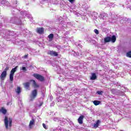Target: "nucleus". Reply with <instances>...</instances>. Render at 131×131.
<instances>
[{
	"label": "nucleus",
	"instance_id": "obj_8",
	"mask_svg": "<svg viewBox=\"0 0 131 131\" xmlns=\"http://www.w3.org/2000/svg\"><path fill=\"white\" fill-rule=\"evenodd\" d=\"M33 76H34V77L36 78V79L40 80V81H43V80H45V78L43 77V76H42L39 74H34L33 75Z\"/></svg>",
	"mask_w": 131,
	"mask_h": 131
},
{
	"label": "nucleus",
	"instance_id": "obj_21",
	"mask_svg": "<svg viewBox=\"0 0 131 131\" xmlns=\"http://www.w3.org/2000/svg\"><path fill=\"white\" fill-rule=\"evenodd\" d=\"M31 81L32 82L34 88H38V86H39L38 85L36 84V82H35V80H31Z\"/></svg>",
	"mask_w": 131,
	"mask_h": 131
},
{
	"label": "nucleus",
	"instance_id": "obj_6",
	"mask_svg": "<svg viewBox=\"0 0 131 131\" xmlns=\"http://www.w3.org/2000/svg\"><path fill=\"white\" fill-rule=\"evenodd\" d=\"M37 96V90H33L30 96V101H33V100H34V99L36 98Z\"/></svg>",
	"mask_w": 131,
	"mask_h": 131
},
{
	"label": "nucleus",
	"instance_id": "obj_19",
	"mask_svg": "<svg viewBox=\"0 0 131 131\" xmlns=\"http://www.w3.org/2000/svg\"><path fill=\"white\" fill-rule=\"evenodd\" d=\"M15 92L17 95H19L21 93V88H20V86H17V89L15 90Z\"/></svg>",
	"mask_w": 131,
	"mask_h": 131
},
{
	"label": "nucleus",
	"instance_id": "obj_16",
	"mask_svg": "<svg viewBox=\"0 0 131 131\" xmlns=\"http://www.w3.org/2000/svg\"><path fill=\"white\" fill-rule=\"evenodd\" d=\"M100 123H101V121L99 120L96 121V122L93 124L94 128H97V127L100 125Z\"/></svg>",
	"mask_w": 131,
	"mask_h": 131
},
{
	"label": "nucleus",
	"instance_id": "obj_35",
	"mask_svg": "<svg viewBox=\"0 0 131 131\" xmlns=\"http://www.w3.org/2000/svg\"><path fill=\"white\" fill-rule=\"evenodd\" d=\"M42 126H43V127L45 128V129H47V125H46V124L43 123Z\"/></svg>",
	"mask_w": 131,
	"mask_h": 131
},
{
	"label": "nucleus",
	"instance_id": "obj_22",
	"mask_svg": "<svg viewBox=\"0 0 131 131\" xmlns=\"http://www.w3.org/2000/svg\"><path fill=\"white\" fill-rule=\"evenodd\" d=\"M100 103H101V101L99 100L93 101V104H94L95 106H98V105H100Z\"/></svg>",
	"mask_w": 131,
	"mask_h": 131
},
{
	"label": "nucleus",
	"instance_id": "obj_30",
	"mask_svg": "<svg viewBox=\"0 0 131 131\" xmlns=\"http://www.w3.org/2000/svg\"><path fill=\"white\" fill-rule=\"evenodd\" d=\"M94 32H95V33H96V34H99V30H98L97 29H95L94 30Z\"/></svg>",
	"mask_w": 131,
	"mask_h": 131
},
{
	"label": "nucleus",
	"instance_id": "obj_13",
	"mask_svg": "<svg viewBox=\"0 0 131 131\" xmlns=\"http://www.w3.org/2000/svg\"><path fill=\"white\" fill-rule=\"evenodd\" d=\"M72 54L74 56V57H78L79 56L82 55V52L81 51H79V52H75V51H72Z\"/></svg>",
	"mask_w": 131,
	"mask_h": 131
},
{
	"label": "nucleus",
	"instance_id": "obj_12",
	"mask_svg": "<svg viewBox=\"0 0 131 131\" xmlns=\"http://www.w3.org/2000/svg\"><path fill=\"white\" fill-rule=\"evenodd\" d=\"M7 77V72L3 71L1 76H0V78L2 80H5V78Z\"/></svg>",
	"mask_w": 131,
	"mask_h": 131
},
{
	"label": "nucleus",
	"instance_id": "obj_42",
	"mask_svg": "<svg viewBox=\"0 0 131 131\" xmlns=\"http://www.w3.org/2000/svg\"><path fill=\"white\" fill-rule=\"evenodd\" d=\"M60 20H62V17L59 18Z\"/></svg>",
	"mask_w": 131,
	"mask_h": 131
},
{
	"label": "nucleus",
	"instance_id": "obj_1",
	"mask_svg": "<svg viewBox=\"0 0 131 131\" xmlns=\"http://www.w3.org/2000/svg\"><path fill=\"white\" fill-rule=\"evenodd\" d=\"M104 41L105 43L110 42V41L114 43L116 41V36H115V35H114L112 37L107 36L104 38Z\"/></svg>",
	"mask_w": 131,
	"mask_h": 131
},
{
	"label": "nucleus",
	"instance_id": "obj_36",
	"mask_svg": "<svg viewBox=\"0 0 131 131\" xmlns=\"http://www.w3.org/2000/svg\"><path fill=\"white\" fill-rule=\"evenodd\" d=\"M67 108L68 111H70V110H71V108H70V106H68V107H67Z\"/></svg>",
	"mask_w": 131,
	"mask_h": 131
},
{
	"label": "nucleus",
	"instance_id": "obj_40",
	"mask_svg": "<svg viewBox=\"0 0 131 131\" xmlns=\"http://www.w3.org/2000/svg\"><path fill=\"white\" fill-rule=\"evenodd\" d=\"M29 19H30V21H32V20H33V19L31 17H29Z\"/></svg>",
	"mask_w": 131,
	"mask_h": 131
},
{
	"label": "nucleus",
	"instance_id": "obj_23",
	"mask_svg": "<svg viewBox=\"0 0 131 131\" xmlns=\"http://www.w3.org/2000/svg\"><path fill=\"white\" fill-rule=\"evenodd\" d=\"M42 104H43V103L42 102H40L39 103H38L36 105V108H40V107H41V106H42Z\"/></svg>",
	"mask_w": 131,
	"mask_h": 131
},
{
	"label": "nucleus",
	"instance_id": "obj_5",
	"mask_svg": "<svg viewBox=\"0 0 131 131\" xmlns=\"http://www.w3.org/2000/svg\"><path fill=\"white\" fill-rule=\"evenodd\" d=\"M111 92H112V94H113V95H116V96L124 95V92L120 90H117V89H112Z\"/></svg>",
	"mask_w": 131,
	"mask_h": 131
},
{
	"label": "nucleus",
	"instance_id": "obj_41",
	"mask_svg": "<svg viewBox=\"0 0 131 131\" xmlns=\"http://www.w3.org/2000/svg\"><path fill=\"white\" fill-rule=\"evenodd\" d=\"M129 74H130V75H131V70L129 71Z\"/></svg>",
	"mask_w": 131,
	"mask_h": 131
},
{
	"label": "nucleus",
	"instance_id": "obj_38",
	"mask_svg": "<svg viewBox=\"0 0 131 131\" xmlns=\"http://www.w3.org/2000/svg\"><path fill=\"white\" fill-rule=\"evenodd\" d=\"M78 47H79V48H82V46L80 44H78Z\"/></svg>",
	"mask_w": 131,
	"mask_h": 131
},
{
	"label": "nucleus",
	"instance_id": "obj_15",
	"mask_svg": "<svg viewBox=\"0 0 131 131\" xmlns=\"http://www.w3.org/2000/svg\"><path fill=\"white\" fill-rule=\"evenodd\" d=\"M43 29L42 28H38L36 29V32L39 34H42L43 33Z\"/></svg>",
	"mask_w": 131,
	"mask_h": 131
},
{
	"label": "nucleus",
	"instance_id": "obj_17",
	"mask_svg": "<svg viewBox=\"0 0 131 131\" xmlns=\"http://www.w3.org/2000/svg\"><path fill=\"white\" fill-rule=\"evenodd\" d=\"M91 77L90 78V79L91 80H96L97 79V75H96V73H91Z\"/></svg>",
	"mask_w": 131,
	"mask_h": 131
},
{
	"label": "nucleus",
	"instance_id": "obj_27",
	"mask_svg": "<svg viewBox=\"0 0 131 131\" xmlns=\"http://www.w3.org/2000/svg\"><path fill=\"white\" fill-rule=\"evenodd\" d=\"M1 112H2V113H3V114H6V113H7V110L5 109L4 108H2L1 110Z\"/></svg>",
	"mask_w": 131,
	"mask_h": 131
},
{
	"label": "nucleus",
	"instance_id": "obj_39",
	"mask_svg": "<svg viewBox=\"0 0 131 131\" xmlns=\"http://www.w3.org/2000/svg\"><path fill=\"white\" fill-rule=\"evenodd\" d=\"M27 57H28V54L25 55L24 56L25 59H26V58H27Z\"/></svg>",
	"mask_w": 131,
	"mask_h": 131
},
{
	"label": "nucleus",
	"instance_id": "obj_18",
	"mask_svg": "<svg viewBox=\"0 0 131 131\" xmlns=\"http://www.w3.org/2000/svg\"><path fill=\"white\" fill-rule=\"evenodd\" d=\"M23 84L26 90H28L29 89V86H30V83L29 82L24 83Z\"/></svg>",
	"mask_w": 131,
	"mask_h": 131
},
{
	"label": "nucleus",
	"instance_id": "obj_29",
	"mask_svg": "<svg viewBox=\"0 0 131 131\" xmlns=\"http://www.w3.org/2000/svg\"><path fill=\"white\" fill-rule=\"evenodd\" d=\"M126 56H127V57H128L129 58H131V51L127 53Z\"/></svg>",
	"mask_w": 131,
	"mask_h": 131
},
{
	"label": "nucleus",
	"instance_id": "obj_11",
	"mask_svg": "<svg viewBox=\"0 0 131 131\" xmlns=\"http://www.w3.org/2000/svg\"><path fill=\"white\" fill-rule=\"evenodd\" d=\"M107 17H108V14L105 13H102L99 15V18L102 20H106L107 19Z\"/></svg>",
	"mask_w": 131,
	"mask_h": 131
},
{
	"label": "nucleus",
	"instance_id": "obj_24",
	"mask_svg": "<svg viewBox=\"0 0 131 131\" xmlns=\"http://www.w3.org/2000/svg\"><path fill=\"white\" fill-rule=\"evenodd\" d=\"M81 8L83 9V10H88V5L86 4H84L82 5Z\"/></svg>",
	"mask_w": 131,
	"mask_h": 131
},
{
	"label": "nucleus",
	"instance_id": "obj_4",
	"mask_svg": "<svg viewBox=\"0 0 131 131\" xmlns=\"http://www.w3.org/2000/svg\"><path fill=\"white\" fill-rule=\"evenodd\" d=\"M17 69H18V66L13 68L11 70L10 72V76H9L10 81H13L14 80V74H15V72L17 71Z\"/></svg>",
	"mask_w": 131,
	"mask_h": 131
},
{
	"label": "nucleus",
	"instance_id": "obj_43",
	"mask_svg": "<svg viewBox=\"0 0 131 131\" xmlns=\"http://www.w3.org/2000/svg\"><path fill=\"white\" fill-rule=\"evenodd\" d=\"M10 35H13V34H10Z\"/></svg>",
	"mask_w": 131,
	"mask_h": 131
},
{
	"label": "nucleus",
	"instance_id": "obj_28",
	"mask_svg": "<svg viewBox=\"0 0 131 131\" xmlns=\"http://www.w3.org/2000/svg\"><path fill=\"white\" fill-rule=\"evenodd\" d=\"M0 4L2 5V6H5V5H6V1L4 0H1Z\"/></svg>",
	"mask_w": 131,
	"mask_h": 131
},
{
	"label": "nucleus",
	"instance_id": "obj_33",
	"mask_svg": "<svg viewBox=\"0 0 131 131\" xmlns=\"http://www.w3.org/2000/svg\"><path fill=\"white\" fill-rule=\"evenodd\" d=\"M21 69L23 71H27V69H26V68L25 67H23L21 68Z\"/></svg>",
	"mask_w": 131,
	"mask_h": 131
},
{
	"label": "nucleus",
	"instance_id": "obj_31",
	"mask_svg": "<svg viewBox=\"0 0 131 131\" xmlns=\"http://www.w3.org/2000/svg\"><path fill=\"white\" fill-rule=\"evenodd\" d=\"M9 68H10L9 67H7L3 71H5V72H6L7 73V72L8 71V70H9Z\"/></svg>",
	"mask_w": 131,
	"mask_h": 131
},
{
	"label": "nucleus",
	"instance_id": "obj_26",
	"mask_svg": "<svg viewBox=\"0 0 131 131\" xmlns=\"http://www.w3.org/2000/svg\"><path fill=\"white\" fill-rule=\"evenodd\" d=\"M104 93V92L102 91H98L96 92V94H97L98 95H99L100 96H102L103 95V94Z\"/></svg>",
	"mask_w": 131,
	"mask_h": 131
},
{
	"label": "nucleus",
	"instance_id": "obj_3",
	"mask_svg": "<svg viewBox=\"0 0 131 131\" xmlns=\"http://www.w3.org/2000/svg\"><path fill=\"white\" fill-rule=\"evenodd\" d=\"M9 22L12 24H21V20L16 17H11L9 19Z\"/></svg>",
	"mask_w": 131,
	"mask_h": 131
},
{
	"label": "nucleus",
	"instance_id": "obj_20",
	"mask_svg": "<svg viewBox=\"0 0 131 131\" xmlns=\"http://www.w3.org/2000/svg\"><path fill=\"white\" fill-rule=\"evenodd\" d=\"M48 38H49V41H52L54 38V34H50L49 35Z\"/></svg>",
	"mask_w": 131,
	"mask_h": 131
},
{
	"label": "nucleus",
	"instance_id": "obj_34",
	"mask_svg": "<svg viewBox=\"0 0 131 131\" xmlns=\"http://www.w3.org/2000/svg\"><path fill=\"white\" fill-rule=\"evenodd\" d=\"M69 2L71 3V4H73V3L75 2V0H69Z\"/></svg>",
	"mask_w": 131,
	"mask_h": 131
},
{
	"label": "nucleus",
	"instance_id": "obj_9",
	"mask_svg": "<svg viewBox=\"0 0 131 131\" xmlns=\"http://www.w3.org/2000/svg\"><path fill=\"white\" fill-rule=\"evenodd\" d=\"M47 53L48 55H50V56H52L53 57H57L58 55V53L51 50L48 51Z\"/></svg>",
	"mask_w": 131,
	"mask_h": 131
},
{
	"label": "nucleus",
	"instance_id": "obj_7",
	"mask_svg": "<svg viewBox=\"0 0 131 131\" xmlns=\"http://www.w3.org/2000/svg\"><path fill=\"white\" fill-rule=\"evenodd\" d=\"M67 122H69L70 124L72 123V122L70 121V119H62L60 120L59 124H60V125H64V124H66Z\"/></svg>",
	"mask_w": 131,
	"mask_h": 131
},
{
	"label": "nucleus",
	"instance_id": "obj_32",
	"mask_svg": "<svg viewBox=\"0 0 131 131\" xmlns=\"http://www.w3.org/2000/svg\"><path fill=\"white\" fill-rule=\"evenodd\" d=\"M54 121H59L60 122V120H60V119H59L58 118H55L54 119Z\"/></svg>",
	"mask_w": 131,
	"mask_h": 131
},
{
	"label": "nucleus",
	"instance_id": "obj_37",
	"mask_svg": "<svg viewBox=\"0 0 131 131\" xmlns=\"http://www.w3.org/2000/svg\"><path fill=\"white\" fill-rule=\"evenodd\" d=\"M54 105H55V102H53L51 104L50 106H54Z\"/></svg>",
	"mask_w": 131,
	"mask_h": 131
},
{
	"label": "nucleus",
	"instance_id": "obj_14",
	"mask_svg": "<svg viewBox=\"0 0 131 131\" xmlns=\"http://www.w3.org/2000/svg\"><path fill=\"white\" fill-rule=\"evenodd\" d=\"M83 118H84V116L81 115L78 119V122L79 124H82L83 123Z\"/></svg>",
	"mask_w": 131,
	"mask_h": 131
},
{
	"label": "nucleus",
	"instance_id": "obj_25",
	"mask_svg": "<svg viewBox=\"0 0 131 131\" xmlns=\"http://www.w3.org/2000/svg\"><path fill=\"white\" fill-rule=\"evenodd\" d=\"M21 15L23 16H26L27 17V11H21L20 12Z\"/></svg>",
	"mask_w": 131,
	"mask_h": 131
},
{
	"label": "nucleus",
	"instance_id": "obj_10",
	"mask_svg": "<svg viewBox=\"0 0 131 131\" xmlns=\"http://www.w3.org/2000/svg\"><path fill=\"white\" fill-rule=\"evenodd\" d=\"M35 124V119L34 118H32V120L30 121L29 123V128H32L33 127V125Z\"/></svg>",
	"mask_w": 131,
	"mask_h": 131
},
{
	"label": "nucleus",
	"instance_id": "obj_2",
	"mask_svg": "<svg viewBox=\"0 0 131 131\" xmlns=\"http://www.w3.org/2000/svg\"><path fill=\"white\" fill-rule=\"evenodd\" d=\"M4 123L6 128L8 129L9 126L11 127L12 126V118H8V117L6 116L4 119Z\"/></svg>",
	"mask_w": 131,
	"mask_h": 131
}]
</instances>
